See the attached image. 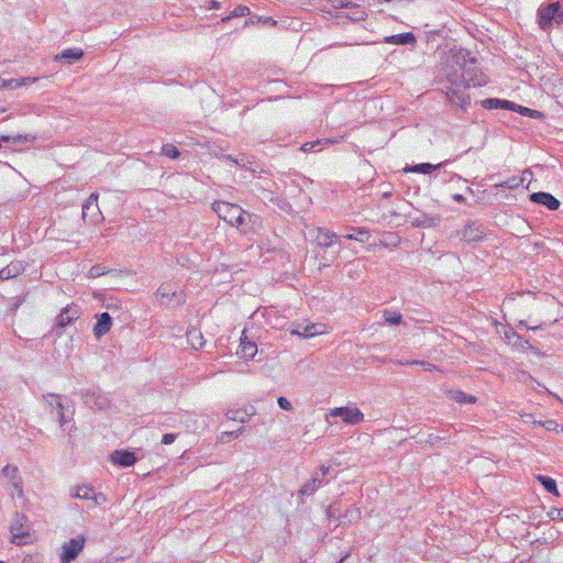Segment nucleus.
<instances>
[{
    "label": "nucleus",
    "mask_w": 563,
    "mask_h": 563,
    "mask_svg": "<svg viewBox=\"0 0 563 563\" xmlns=\"http://www.w3.org/2000/svg\"><path fill=\"white\" fill-rule=\"evenodd\" d=\"M219 8H220L219 2H217L216 0L210 1V9H219Z\"/></svg>",
    "instance_id": "60"
},
{
    "label": "nucleus",
    "mask_w": 563,
    "mask_h": 563,
    "mask_svg": "<svg viewBox=\"0 0 563 563\" xmlns=\"http://www.w3.org/2000/svg\"><path fill=\"white\" fill-rule=\"evenodd\" d=\"M439 74L455 87H481L487 78L466 49H450L441 59Z\"/></svg>",
    "instance_id": "1"
},
{
    "label": "nucleus",
    "mask_w": 563,
    "mask_h": 563,
    "mask_svg": "<svg viewBox=\"0 0 563 563\" xmlns=\"http://www.w3.org/2000/svg\"><path fill=\"white\" fill-rule=\"evenodd\" d=\"M79 490H80V495H79V499H91V495L93 494L95 489L89 486V485H79Z\"/></svg>",
    "instance_id": "40"
},
{
    "label": "nucleus",
    "mask_w": 563,
    "mask_h": 563,
    "mask_svg": "<svg viewBox=\"0 0 563 563\" xmlns=\"http://www.w3.org/2000/svg\"><path fill=\"white\" fill-rule=\"evenodd\" d=\"M176 296V289L169 284H163L156 291V297L162 303H165L170 297Z\"/></svg>",
    "instance_id": "29"
},
{
    "label": "nucleus",
    "mask_w": 563,
    "mask_h": 563,
    "mask_svg": "<svg viewBox=\"0 0 563 563\" xmlns=\"http://www.w3.org/2000/svg\"><path fill=\"white\" fill-rule=\"evenodd\" d=\"M236 353L245 360H251L257 353V345L244 335L241 338V343Z\"/></svg>",
    "instance_id": "16"
},
{
    "label": "nucleus",
    "mask_w": 563,
    "mask_h": 563,
    "mask_svg": "<svg viewBox=\"0 0 563 563\" xmlns=\"http://www.w3.org/2000/svg\"><path fill=\"white\" fill-rule=\"evenodd\" d=\"M97 201L98 200V195L97 194H91L90 197H89V200L86 205H84V208H82V216L85 217L86 216V210H88L90 208V202L91 201Z\"/></svg>",
    "instance_id": "52"
},
{
    "label": "nucleus",
    "mask_w": 563,
    "mask_h": 563,
    "mask_svg": "<svg viewBox=\"0 0 563 563\" xmlns=\"http://www.w3.org/2000/svg\"><path fill=\"white\" fill-rule=\"evenodd\" d=\"M24 271L21 262H12L2 269H0V282L19 276Z\"/></svg>",
    "instance_id": "20"
},
{
    "label": "nucleus",
    "mask_w": 563,
    "mask_h": 563,
    "mask_svg": "<svg viewBox=\"0 0 563 563\" xmlns=\"http://www.w3.org/2000/svg\"><path fill=\"white\" fill-rule=\"evenodd\" d=\"M95 397H96V394H95V393H91V394H90V393H87V394L84 396V398H85V402H86L88 406L92 407V405H91V400H92V398H95Z\"/></svg>",
    "instance_id": "57"
},
{
    "label": "nucleus",
    "mask_w": 563,
    "mask_h": 563,
    "mask_svg": "<svg viewBox=\"0 0 563 563\" xmlns=\"http://www.w3.org/2000/svg\"><path fill=\"white\" fill-rule=\"evenodd\" d=\"M104 267L100 266V265H95L92 266L89 272H88V277L89 278H97V277H100L102 275H104Z\"/></svg>",
    "instance_id": "42"
},
{
    "label": "nucleus",
    "mask_w": 563,
    "mask_h": 563,
    "mask_svg": "<svg viewBox=\"0 0 563 563\" xmlns=\"http://www.w3.org/2000/svg\"><path fill=\"white\" fill-rule=\"evenodd\" d=\"M416 365H420L424 371H433L435 368V366L431 363H428V362H418L416 361L415 362Z\"/></svg>",
    "instance_id": "54"
},
{
    "label": "nucleus",
    "mask_w": 563,
    "mask_h": 563,
    "mask_svg": "<svg viewBox=\"0 0 563 563\" xmlns=\"http://www.w3.org/2000/svg\"><path fill=\"white\" fill-rule=\"evenodd\" d=\"M453 200L461 203V202L465 201V198L461 194H455V195H453Z\"/></svg>",
    "instance_id": "59"
},
{
    "label": "nucleus",
    "mask_w": 563,
    "mask_h": 563,
    "mask_svg": "<svg viewBox=\"0 0 563 563\" xmlns=\"http://www.w3.org/2000/svg\"><path fill=\"white\" fill-rule=\"evenodd\" d=\"M176 437L177 435L175 433H166L162 438V443L163 444H172L175 441Z\"/></svg>",
    "instance_id": "50"
},
{
    "label": "nucleus",
    "mask_w": 563,
    "mask_h": 563,
    "mask_svg": "<svg viewBox=\"0 0 563 563\" xmlns=\"http://www.w3.org/2000/svg\"><path fill=\"white\" fill-rule=\"evenodd\" d=\"M303 324H297L295 329H299V331H302Z\"/></svg>",
    "instance_id": "64"
},
{
    "label": "nucleus",
    "mask_w": 563,
    "mask_h": 563,
    "mask_svg": "<svg viewBox=\"0 0 563 563\" xmlns=\"http://www.w3.org/2000/svg\"><path fill=\"white\" fill-rule=\"evenodd\" d=\"M243 431H244L243 428H239L235 431L223 432L221 434V441L225 442V441H229L231 438H239L243 433Z\"/></svg>",
    "instance_id": "43"
},
{
    "label": "nucleus",
    "mask_w": 563,
    "mask_h": 563,
    "mask_svg": "<svg viewBox=\"0 0 563 563\" xmlns=\"http://www.w3.org/2000/svg\"><path fill=\"white\" fill-rule=\"evenodd\" d=\"M384 42L394 45H413L417 40L413 33L407 32L386 36Z\"/></svg>",
    "instance_id": "17"
},
{
    "label": "nucleus",
    "mask_w": 563,
    "mask_h": 563,
    "mask_svg": "<svg viewBox=\"0 0 563 563\" xmlns=\"http://www.w3.org/2000/svg\"><path fill=\"white\" fill-rule=\"evenodd\" d=\"M79 495H80V490H79V485L78 486H74L70 490V496L73 498H79Z\"/></svg>",
    "instance_id": "58"
},
{
    "label": "nucleus",
    "mask_w": 563,
    "mask_h": 563,
    "mask_svg": "<svg viewBox=\"0 0 563 563\" xmlns=\"http://www.w3.org/2000/svg\"><path fill=\"white\" fill-rule=\"evenodd\" d=\"M330 471H331V467H330V466L322 465V466L320 467V473H321V474H319V475H320V477H322V478H323L324 476L330 475V474H331V472H330Z\"/></svg>",
    "instance_id": "56"
},
{
    "label": "nucleus",
    "mask_w": 563,
    "mask_h": 563,
    "mask_svg": "<svg viewBox=\"0 0 563 563\" xmlns=\"http://www.w3.org/2000/svg\"><path fill=\"white\" fill-rule=\"evenodd\" d=\"M501 100L497 98H487L482 101V106L485 109H500Z\"/></svg>",
    "instance_id": "39"
},
{
    "label": "nucleus",
    "mask_w": 563,
    "mask_h": 563,
    "mask_svg": "<svg viewBox=\"0 0 563 563\" xmlns=\"http://www.w3.org/2000/svg\"><path fill=\"white\" fill-rule=\"evenodd\" d=\"M223 159L234 163L235 157L230 154H225L222 156Z\"/></svg>",
    "instance_id": "61"
},
{
    "label": "nucleus",
    "mask_w": 563,
    "mask_h": 563,
    "mask_svg": "<svg viewBox=\"0 0 563 563\" xmlns=\"http://www.w3.org/2000/svg\"><path fill=\"white\" fill-rule=\"evenodd\" d=\"M328 481L320 477L319 473H316L311 479H309L298 492L301 496H311L318 488L323 486Z\"/></svg>",
    "instance_id": "15"
},
{
    "label": "nucleus",
    "mask_w": 563,
    "mask_h": 563,
    "mask_svg": "<svg viewBox=\"0 0 563 563\" xmlns=\"http://www.w3.org/2000/svg\"><path fill=\"white\" fill-rule=\"evenodd\" d=\"M330 5L333 9H341V8H355L357 7L356 3L352 1H345V0H330Z\"/></svg>",
    "instance_id": "38"
},
{
    "label": "nucleus",
    "mask_w": 563,
    "mask_h": 563,
    "mask_svg": "<svg viewBox=\"0 0 563 563\" xmlns=\"http://www.w3.org/2000/svg\"><path fill=\"white\" fill-rule=\"evenodd\" d=\"M250 13V9L246 5H238L229 15L222 19L223 22H227L233 18L245 16Z\"/></svg>",
    "instance_id": "35"
},
{
    "label": "nucleus",
    "mask_w": 563,
    "mask_h": 563,
    "mask_svg": "<svg viewBox=\"0 0 563 563\" xmlns=\"http://www.w3.org/2000/svg\"><path fill=\"white\" fill-rule=\"evenodd\" d=\"M558 91H559L556 95L558 103L563 107V82L560 85Z\"/></svg>",
    "instance_id": "55"
},
{
    "label": "nucleus",
    "mask_w": 563,
    "mask_h": 563,
    "mask_svg": "<svg viewBox=\"0 0 563 563\" xmlns=\"http://www.w3.org/2000/svg\"><path fill=\"white\" fill-rule=\"evenodd\" d=\"M36 80H37L36 77H23V78H12V79H2L1 78L0 90H4V89L13 90V89L22 87L24 85L33 84Z\"/></svg>",
    "instance_id": "19"
},
{
    "label": "nucleus",
    "mask_w": 563,
    "mask_h": 563,
    "mask_svg": "<svg viewBox=\"0 0 563 563\" xmlns=\"http://www.w3.org/2000/svg\"><path fill=\"white\" fill-rule=\"evenodd\" d=\"M550 516L553 520L559 519L563 521V509H553L551 510Z\"/></svg>",
    "instance_id": "51"
},
{
    "label": "nucleus",
    "mask_w": 563,
    "mask_h": 563,
    "mask_svg": "<svg viewBox=\"0 0 563 563\" xmlns=\"http://www.w3.org/2000/svg\"><path fill=\"white\" fill-rule=\"evenodd\" d=\"M547 424H548L547 428L549 430H551V429H553L554 426H556V422L553 420H549V421H547Z\"/></svg>",
    "instance_id": "62"
},
{
    "label": "nucleus",
    "mask_w": 563,
    "mask_h": 563,
    "mask_svg": "<svg viewBox=\"0 0 563 563\" xmlns=\"http://www.w3.org/2000/svg\"><path fill=\"white\" fill-rule=\"evenodd\" d=\"M504 340L516 347H525L526 344H528V341L525 340L520 334H518L512 329H507L504 332Z\"/></svg>",
    "instance_id": "23"
},
{
    "label": "nucleus",
    "mask_w": 563,
    "mask_h": 563,
    "mask_svg": "<svg viewBox=\"0 0 563 563\" xmlns=\"http://www.w3.org/2000/svg\"><path fill=\"white\" fill-rule=\"evenodd\" d=\"M336 234L329 230L318 228L314 234V241L320 247H330L334 243Z\"/></svg>",
    "instance_id": "18"
},
{
    "label": "nucleus",
    "mask_w": 563,
    "mask_h": 563,
    "mask_svg": "<svg viewBox=\"0 0 563 563\" xmlns=\"http://www.w3.org/2000/svg\"><path fill=\"white\" fill-rule=\"evenodd\" d=\"M46 400L51 405L53 411H56L62 427L71 420L74 411L71 405L65 397L60 395L48 394Z\"/></svg>",
    "instance_id": "5"
},
{
    "label": "nucleus",
    "mask_w": 563,
    "mask_h": 563,
    "mask_svg": "<svg viewBox=\"0 0 563 563\" xmlns=\"http://www.w3.org/2000/svg\"><path fill=\"white\" fill-rule=\"evenodd\" d=\"M361 519V509L355 505H349L342 508L341 525L350 526Z\"/></svg>",
    "instance_id": "14"
},
{
    "label": "nucleus",
    "mask_w": 563,
    "mask_h": 563,
    "mask_svg": "<svg viewBox=\"0 0 563 563\" xmlns=\"http://www.w3.org/2000/svg\"><path fill=\"white\" fill-rule=\"evenodd\" d=\"M542 327V324H539V325H533V327H529L530 330H537V329H540Z\"/></svg>",
    "instance_id": "63"
},
{
    "label": "nucleus",
    "mask_w": 563,
    "mask_h": 563,
    "mask_svg": "<svg viewBox=\"0 0 563 563\" xmlns=\"http://www.w3.org/2000/svg\"><path fill=\"white\" fill-rule=\"evenodd\" d=\"M525 174L531 175V172L525 170L520 177L508 178L507 180L496 184L495 186L499 187V188H508V189L518 188L520 185H522L525 183Z\"/></svg>",
    "instance_id": "28"
},
{
    "label": "nucleus",
    "mask_w": 563,
    "mask_h": 563,
    "mask_svg": "<svg viewBox=\"0 0 563 563\" xmlns=\"http://www.w3.org/2000/svg\"><path fill=\"white\" fill-rule=\"evenodd\" d=\"M325 325L322 323H310L306 324L302 328V331H299V329H292L290 333L292 335H298L300 338H312L318 334H321L324 332Z\"/></svg>",
    "instance_id": "13"
},
{
    "label": "nucleus",
    "mask_w": 563,
    "mask_h": 563,
    "mask_svg": "<svg viewBox=\"0 0 563 563\" xmlns=\"http://www.w3.org/2000/svg\"><path fill=\"white\" fill-rule=\"evenodd\" d=\"M335 418H340L346 424H358L364 420L363 412L357 407H335L327 415L330 424L336 423Z\"/></svg>",
    "instance_id": "4"
},
{
    "label": "nucleus",
    "mask_w": 563,
    "mask_h": 563,
    "mask_svg": "<svg viewBox=\"0 0 563 563\" xmlns=\"http://www.w3.org/2000/svg\"><path fill=\"white\" fill-rule=\"evenodd\" d=\"M350 9L352 10L351 13L347 15L350 20L354 22H360L364 21L367 18V13L364 10H362L358 4L357 7Z\"/></svg>",
    "instance_id": "36"
},
{
    "label": "nucleus",
    "mask_w": 563,
    "mask_h": 563,
    "mask_svg": "<svg viewBox=\"0 0 563 563\" xmlns=\"http://www.w3.org/2000/svg\"><path fill=\"white\" fill-rule=\"evenodd\" d=\"M254 415V409L251 408V411L247 409H229L225 412V417L233 421H239L241 423H245L250 420V418Z\"/></svg>",
    "instance_id": "21"
},
{
    "label": "nucleus",
    "mask_w": 563,
    "mask_h": 563,
    "mask_svg": "<svg viewBox=\"0 0 563 563\" xmlns=\"http://www.w3.org/2000/svg\"><path fill=\"white\" fill-rule=\"evenodd\" d=\"M563 21V5L560 2H552L542 5L538 10V23L543 31L550 30L553 22Z\"/></svg>",
    "instance_id": "3"
},
{
    "label": "nucleus",
    "mask_w": 563,
    "mask_h": 563,
    "mask_svg": "<svg viewBox=\"0 0 563 563\" xmlns=\"http://www.w3.org/2000/svg\"><path fill=\"white\" fill-rule=\"evenodd\" d=\"M530 200L534 203L547 207L551 211L558 210L561 206V202L553 195L544 191L531 194Z\"/></svg>",
    "instance_id": "10"
},
{
    "label": "nucleus",
    "mask_w": 563,
    "mask_h": 563,
    "mask_svg": "<svg viewBox=\"0 0 563 563\" xmlns=\"http://www.w3.org/2000/svg\"><path fill=\"white\" fill-rule=\"evenodd\" d=\"M449 100L453 103H459L462 108H465L470 103L468 97L463 93H459L454 89L450 88L446 92Z\"/></svg>",
    "instance_id": "31"
},
{
    "label": "nucleus",
    "mask_w": 563,
    "mask_h": 563,
    "mask_svg": "<svg viewBox=\"0 0 563 563\" xmlns=\"http://www.w3.org/2000/svg\"><path fill=\"white\" fill-rule=\"evenodd\" d=\"M234 164L241 167H246L249 164H252L251 157L246 155H240L239 157H235Z\"/></svg>",
    "instance_id": "46"
},
{
    "label": "nucleus",
    "mask_w": 563,
    "mask_h": 563,
    "mask_svg": "<svg viewBox=\"0 0 563 563\" xmlns=\"http://www.w3.org/2000/svg\"><path fill=\"white\" fill-rule=\"evenodd\" d=\"M1 476L8 479L19 497L23 495V483L18 466L10 464L5 465L1 471Z\"/></svg>",
    "instance_id": "8"
},
{
    "label": "nucleus",
    "mask_w": 563,
    "mask_h": 563,
    "mask_svg": "<svg viewBox=\"0 0 563 563\" xmlns=\"http://www.w3.org/2000/svg\"><path fill=\"white\" fill-rule=\"evenodd\" d=\"M80 316V309L77 305L71 303L62 309L60 313L55 319V325L58 328H66L68 324L76 321Z\"/></svg>",
    "instance_id": "7"
},
{
    "label": "nucleus",
    "mask_w": 563,
    "mask_h": 563,
    "mask_svg": "<svg viewBox=\"0 0 563 563\" xmlns=\"http://www.w3.org/2000/svg\"><path fill=\"white\" fill-rule=\"evenodd\" d=\"M110 461L115 465L129 467L137 461V457L135 456L134 452L126 450H115L110 455Z\"/></svg>",
    "instance_id": "11"
},
{
    "label": "nucleus",
    "mask_w": 563,
    "mask_h": 563,
    "mask_svg": "<svg viewBox=\"0 0 563 563\" xmlns=\"http://www.w3.org/2000/svg\"><path fill=\"white\" fill-rule=\"evenodd\" d=\"M1 140L2 142H14V143H18V144H23V143H26L29 141H32L34 140V136H31V135H22V134H16V135H1Z\"/></svg>",
    "instance_id": "34"
},
{
    "label": "nucleus",
    "mask_w": 563,
    "mask_h": 563,
    "mask_svg": "<svg viewBox=\"0 0 563 563\" xmlns=\"http://www.w3.org/2000/svg\"><path fill=\"white\" fill-rule=\"evenodd\" d=\"M86 539L84 536H78L65 542L62 547L60 563H70L82 551Z\"/></svg>",
    "instance_id": "6"
},
{
    "label": "nucleus",
    "mask_w": 563,
    "mask_h": 563,
    "mask_svg": "<svg viewBox=\"0 0 563 563\" xmlns=\"http://www.w3.org/2000/svg\"><path fill=\"white\" fill-rule=\"evenodd\" d=\"M13 542L16 544L23 543V539L27 536V532H15V527H11Z\"/></svg>",
    "instance_id": "44"
},
{
    "label": "nucleus",
    "mask_w": 563,
    "mask_h": 563,
    "mask_svg": "<svg viewBox=\"0 0 563 563\" xmlns=\"http://www.w3.org/2000/svg\"><path fill=\"white\" fill-rule=\"evenodd\" d=\"M84 56V51L81 48H67L64 49L59 55L56 56L57 60H67L69 64L80 59Z\"/></svg>",
    "instance_id": "25"
},
{
    "label": "nucleus",
    "mask_w": 563,
    "mask_h": 563,
    "mask_svg": "<svg viewBox=\"0 0 563 563\" xmlns=\"http://www.w3.org/2000/svg\"><path fill=\"white\" fill-rule=\"evenodd\" d=\"M278 405L284 410H290L291 409L290 401L287 398H285V397H279L278 398Z\"/></svg>",
    "instance_id": "48"
},
{
    "label": "nucleus",
    "mask_w": 563,
    "mask_h": 563,
    "mask_svg": "<svg viewBox=\"0 0 563 563\" xmlns=\"http://www.w3.org/2000/svg\"><path fill=\"white\" fill-rule=\"evenodd\" d=\"M341 515H342V504L341 501H334L327 508V517L328 519L334 520L335 527L341 525Z\"/></svg>",
    "instance_id": "26"
},
{
    "label": "nucleus",
    "mask_w": 563,
    "mask_h": 563,
    "mask_svg": "<svg viewBox=\"0 0 563 563\" xmlns=\"http://www.w3.org/2000/svg\"><path fill=\"white\" fill-rule=\"evenodd\" d=\"M112 325V318L108 312H102L98 316L97 322L93 327V334L97 339L107 334Z\"/></svg>",
    "instance_id": "12"
},
{
    "label": "nucleus",
    "mask_w": 563,
    "mask_h": 563,
    "mask_svg": "<svg viewBox=\"0 0 563 563\" xmlns=\"http://www.w3.org/2000/svg\"><path fill=\"white\" fill-rule=\"evenodd\" d=\"M91 500H93L96 506H100L107 501V496L103 493H96L91 495Z\"/></svg>",
    "instance_id": "45"
},
{
    "label": "nucleus",
    "mask_w": 563,
    "mask_h": 563,
    "mask_svg": "<svg viewBox=\"0 0 563 563\" xmlns=\"http://www.w3.org/2000/svg\"><path fill=\"white\" fill-rule=\"evenodd\" d=\"M446 396L450 400L460 404H474L476 398L472 395L464 394L461 389H446Z\"/></svg>",
    "instance_id": "22"
},
{
    "label": "nucleus",
    "mask_w": 563,
    "mask_h": 563,
    "mask_svg": "<svg viewBox=\"0 0 563 563\" xmlns=\"http://www.w3.org/2000/svg\"><path fill=\"white\" fill-rule=\"evenodd\" d=\"M484 235L483 224L478 221H471L462 231V239L466 242L481 241Z\"/></svg>",
    "instance_id": "9"
},
{
    "label": "nucleus",
    "mask_w": 563,
    "mask_h": 563,
    "mask_svg": "<svg viewBox=\"0 0 563 563\" xmlns=\"http://www.w3.org/2000/svg\"><path fill=\"white\" fill-rule=\"evenodd\" d=\"M162 154L173 159H176L180 156V152L172 144L163 145Z\"/></svg>",
    "instance_id": "37"
},
{
    "label": "nucleus",
    "mask_w": 563,
    "mask_h": 563,
    "mask_svg": "<svg viewBox=\"0 0 563 563\" xmlns=\"http://www.w3.org/2000/svg\"><path fill=\"white\" fill-rule=\"evenodd\" d=\"M443 164L444 163H440L438 165H432L430 163H422V164H418V165L413 166V168L411 170L415 173H420V174H430L433 170L440 168Z\"/></svg>",
    "instance_id": "33"
},
{
    "label": "nucleus",
    "mask_w": 563,
    "mask_h": 563,
    "mask_svg": "<svg viewBox=\"0 0 563 563\" xmlns=\"http://www.w3.org/2000/svg\"><path fill=\"white\" fill-rule=\"evenodd\" d=\"M319 144H320V141L303 143L302 146H301V151H303V152H311Z\"/></svg>",
    "instance_id": "49"
},
{
    "label": "nucleus",
    "mask_w": 563,
    "mask_h": 563,
    "mask_svg": "<svg viewBox=\"0 0 563 563\" xmlns=\"http://www.w3.org/2000/svg\"><path fill=\"white\" fill-rule=\"evenodd\" d=\"M188 342L196 350L201 349L205 344L201 332L195 328L190 329L186 333Z\"/></svg>",
    "instance_id": "27"
},
{
    "label": "nucleus",
    "mask_w": 563,
    "mask_h": 563,
    "mask_svg": "<svg viewBox=\"0 0 563 563\" xmlns=\"http://www.w3.org/2000/svg\"><path fill=\"white\" fill-rule=\"evenodd\" d=\"M518 106L511 101L508 100H501L500 109H507V110H515L518 111Z\"/></svg>",
    "instance_id": "47"
},
{
    "label": "nucleus",
    "mask_w": 563,
    "mask_h": 563,
    "mask_svg": "<svg viewBox=\"0 0 563 563\" xmlns=\"http://www.w3.org/2000/svg\"><path fill=\"white\" fill-rule=\"evenodd\" d=\"M343 238L366 243L371 238V233L364 228H352L347 234L343 235Z\"/></svg>",
    "instance_id": "24"
},
{
    "label": "nucleus",
    "mask_w": 563,
    "mask_h": 563,
    "mask_svg": "<svg viewBox=\"0 0 563 563\" xmlns=\"http://www.w3.org/2000/svg\"><path fill=\"white\" fill-rule=\"evenodd\" d=\"M538 482L544 487V489L555 496H559L556 482L545 475H538L537 476Z\"/></svg>",
    "instance_id": "30"
},
{
    "label": "nucleus",
    "mask_w": 563,
    "mask_h": 563,
    "mask_svg": "<svg viewBox=\"0 0 563 563\" xmlns=\"http://www.w3.org/2000/svg\"><path fill=\"white\" fill-rule=\"evenodd\" d=\"M518 112L523 114V115H528L530 118H540V117L543 115L538 110L529 109V108H526V107H522V106H518Z\"/></svg>",
    "instance_id": "41"
},
{
    "label": "nucleus",
    "mask_w": 563,
    "mask_h": 563,
    "mask_svg": "<svg viewBox=\"0 0 563 563\" xmlns=\"http://www.w3.org/2000/svg\"><path fill=\"white\" fill-rule=\"evenodd\" d=\"M212 210L227 223L239 228L244 223L245 211L238 205L225 201H214Z\"/></svg>",
    "instance_id": "2"
},
{
    "label": "nucleus",
    "mask_w": 563,
    "mask_h": 563,
    "mask_svg": "<svg viewBox=\"0 0 563 563\" xmlns=\"http://www.w3.org/2000/svg\"><path fill=\"white\" fill-rule=\"evenodd\" d=\"M385 322L393 324V325H399L402 322V316L398 311L393 310H384L383 312Z\"/></svg>",
    "instance_id": "32"
},
{
    "label": "nucleus",
    "mask_w": 563,
    "mask_h": 563,
    "mask_svg": "<svg viewBox=\"0 0 563 563\" xmlns=\"http://www.w3.org/2000/svg\"><path fill=\"white\" fill-rule=\"evenodd\" d=\"M93 405L97 406L98 409H103L107 407V399L98 396Z\"/></svg>",
    "instance_id": "53"
}]
</instances>
